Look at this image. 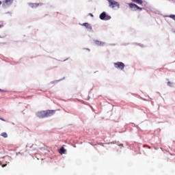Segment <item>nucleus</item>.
<instances>
[{
	"label": "nucleus",
	"mask_w": 175,
	"mask_h": 175,
	"mask_svg": "<svg viewBox=\"0 0 175 175\" xmlns=\"http://www.w3.org/2000/svg\"><path fill=\"white\" fill-rule=\"evenodd\" d=\"M83 27H85V28H87V29H92V27H91V25H90V24H88V23H83Z\"/></svg>",
	"instance_id": "obj_9"
},
{
	"label": "nucleus",
	"mask_w": 175,
	"mask_h": 175,
	"mask_svg": "<svg viewBox=\"0 0 175 175\" xmlns=\"http://www.w3.org/2000/svg\"><path fill=\"white\" fill-rule=\"evenodd\" d=\"M59 154L62 155V154H66V149L64 147H62L59 150Z\"/></svg>",
	"instance_id": "obj_10"
},
{
	"label": "nucleus",
	"mask_w": 175,
	"mask_h": 175,
	"mask_svg": "<svg viewBox=\"0 0 175 175\" xmlns=\"http://www.w3.org/2000/svg\"><path fill=\"white\" fill-rule=\"evenodd\" d=\"M14 1V0H5L2 5L3 8H4V9H6V8H9V6H10V5L13 3Z\"/></svg>",
	"instance_id": "obj_6"
},
{
	"label": "nucleus",
	"mask_w": 175,
	"mask_h": 175,
	"mask_svg": "<svg viewBox=\"0 0 175 175\" xmlns=\"http://www.w3.org/2000/svg\"><path fill=\"white\" fill-rule=\"evenodd\" d=\"M58 81H61V79L59 80V81H53V82H51V83H52V84H54V83H58Z\"/></svg>",
	"instance_id": "obj_15"
},
{
	"label": "nucleus",
	"mask_w": 175,
	"mask_h": 175,
	"mask_svg": "<svg viewBox=\"0 0 175 175\" xmlns=\"http://www.w3.org/2000/svg\"><path fill=\"white\" fill-rule=\"evenodd\" d=\"M109 8H111V9H114L115 8H117V9H120V3L118 2L114 1V0H109Z\"/></svg>",
	"instance_id": "obj_2"
},
{
	"label": "nucleus",
	"mask_w": 175,
	"mask_h": 175,
	"mask_svg": "<svg viewBox=\"0 0 175 175\" xmlns=\"http://www.w3.org/2000/svg\"><path fill=\"white\" fill-rule=\"evenodd\" d=\"M1 136H2L4 138H6L8 137V133L6 132L1 133Z\"/></svg>",
	"instance_id": "obj_12"
},
{
	"label": "nucleus",
	"mask_w": 175,
	"mask_h": 175,
	"mask_svg": "<svg viewBox=\"0 0 175 175\" xmlns=\"http://www.w3.org/2000/svg\"><path fill=\"white\" fill-rule=\"evenodd\" d=\"M167 85L169 87H173V83H171L170 81L167 82Z\"/></svg>",
	"instance_id": "obj_14"
},
{
	"label": "nucleus",
	"mask_w": 175,
	"mask_h": 175,
	"mask_svg": "<svg viewBox=\"0 0 175 175\" xmlns=\"http://www.w3.org/2000/svg\"><path fill=\"white\" fill-rule=\"evenodd\" d=\"M33 145H31V147H33Z\"/></svg>",
	"instance_id": "obj_22"
},
{
	"label": "nucleus",
	"mask_w": 175,
	"mask_h": 175,
	"mask_svg": "<svg viewBox=\"0 0 175 175\" xmlns=\"http://www.w3.org/2000/svg\"><path fill=\"white\" fill-rule=\"evenodd\" d=\"M0 120H1L2 121H5V119L0 118Z\"/></svg>",
	"instance_id": "obj_17"
},
{
	"label": "nucleus",
	"mask_w": 175,
	"mask_h": 175,
	"mask_svg": "<svg viewBox=\"0 0 175 175\" xmlns=\"http://www.w3.org/2000/svg\"><path fill=\"white\" fill-rule=\"evenodd\" d=\"M90 16H91L92 17H94V15L92 14H89Z\"/></svg>",
	"instance_id": "obj_18"
},
{
	"label": "nucleus",
	"mask_w": 175,
	"mask_h": 175,
	"mask_svg": "<svg viewBox=\"0 0 175 175\" xmlns=\"http://www.w3.org/2000/svg\"><path fill=\"white\" fill-rule=\"evenodd\" d=\"M33 145H31V147H33Z\"/></svg>",
	"instance_id": "obj_24"
},
{
	"label": "nucleus",
	"mask_w": 175,
	"mask_h": 175,
	"mask_svg": "<svg viewBox=\"0 0 175 175\" xmlns=\"http://www.w3.org/2000/svg\"><path fill=\"white\" fill-rule=\"evenodd\" d=\"M100 19L104 21H108V20L111 19V16L107 15L105 12H102L100 16Z\"/></svg>",
	"instance_id": "obj_3"
},
{
	"label": "nucleus",
	"mask_w": 175,
	"mask_h": 175,
	"mask_svg": "<svg viewBox=\"0 0 175 175\" xmlns=\"http://www.w3.org/2000/svg\"><path fill=\"white\" fill-rule=\"evenodd\" d=\"M0 5H2V1H0Z\"/></svg>",
	"instance_id": "obj_19"
},
{
	"label": "nucleus",
	"mask_w": 175,
	"mask_h": 175,
	"mask_svg": "<svg viewBox=\"0 0 175 175\" xmlns=\"http://www.w3.org/2000/svg\"><path fill=\"white\" fill-rule=\"evenodd\" d=\"M168 17H170V18H172V20H174V21H175V15L174 14H170V16H168Z\"/></svg>",
	"instance_id": "obj_13"
},
{
	"label": "nucleus",
	"mask_w": 175,
	"mask_h": 175,
	"mask_svg": "<svg viewBox=\"0 0 175 175\" xmlns=\"http://www.w3.org/2000/svg\"><path fill=\"white\" fill-rule=\"evenodd\" d=\"M129 6L130 9H132V10H133L134 12H136V10H139V11L143 10V8L139 7L137 5L133 3H129Z\"/></svg>",
	"instance_id": "obj_4"
},
{
	"label": "nucleus",
	"mask_w": 175,
	"mask_h": 175,
	"mask_svg": "<svg viewBox=\"0 0 175 175\" xmlns=\"http://www.w3.org/2000/svg\"><path fill=\"white\" fill-rule=\"evenodd\" d=\"M54 113H55L54 110L42 111L38 112L36 116L39 118H44L45 117H51V116L54 115Z\"/></svg>",
	"instance_id": "obj_1"
},
{
	"label": "nucleus",
	"mask_w": 175,
	"mask_h": 175,
	"mask_svg": "<svg viewBox=\"0 0 175 175\" xmlns=\"http://www.w3.org/2000/svg\"><path fill=\"white\" fill-rule=\"evenodd\" d=\"M6 166H8V164L3 165L2 167H6Z\"/></svg>",
	"instance_id": "obj_16"
},
{
	"label": "nucleus",
	"mask_w": 175,
	"mask_h": 175,
	"mask_svg": "<svg viewBox=\"0 0 175 175\" xmlns=\"http://www.w3.org/2000/svg\"><path fill=\"white\" fill-rule=\"evenodd\" d=\"M33 145H31V147H33Z\"/></svg>",
	"instance_id": "obj_23"
},
{
	"label": "nucleus",
	"mask_w": 175,
	"mask_h": 175,
	"mask_svg": "<svg viewBox=\"0 0 175 175\" xmlns=\"http://www.w3.org/2000/svg\"><path fill=\"white\" fill-rule=\"evenodd\" d=\"M29 6H31V8H38V6H42V3H29Z\"/></svg>",
	"instance_id": "obj_8"
},
{
	"label": "nucleus",
	"mask_w": 175,
	"mask_h": 175,
	"mask_svg": "<svg viewBox=\"0 0 175 175\" xmlns=\"http://www.w3.org/2000/svg\"><path fill=\"white\" fill-rule=\"evenodd\" d=\"M132 2H135V3H137L138 5H142L143 0H131Z\"/></svg>",
	"instance_id": "obj_11"
},
{
	"label": "nucleus",
	"mask_w": 175,
	"mask_h": 175,
	"mask_svg": "<svg viewBox=\"0 0 175 175\" xmlns=\"http://www.w3.org/2000/svg\"><path fill=\"white\" fill-rule=\"evenodd\" d=\"M0 91H2V90L0 89Z\"/></svg>",
	"instance_id": "obj_21"
},
{
	"label": "nucleus",
	"mask_w": 175,
	"mask_h": 175,
	"mask_svg": "<svg viewBox=\"0 0 175 175\" xmlns=\"http://www.w3.org/2000/svg\"><path fill=\"white\" fill-rule=\"evenodd\" d=\"M0 28H1V25H0Z\"/></svg>",
	"instance_id": "obj_25"
},
{
	"label": "nucleus",
	"mask_w": 175,
	"mask_h": 175,
	"mask_svg": "<svg viewBox=\"0 0 175 175\" xmlns=\"http://www.w3.org/2000/svg\"><path fill=\"white\" fill-rule=\"evenodd\" d=\"M113 65L116 69H120V70H123L124 68H125V64L121 62L114 63Z\"/></svg>",
	"instance_id": "obj_5"
},
{
	"label": "nucleus",
	"mask_w": 175,
	"mask_h": 175,
	"mask_svg": "<svg viewBox=\"0 0 175 175\" xmlns=\"http://www.w3.org/2000/svg\"><path fill=\"white\" fill-rule=\"evenodd\" d=\"M94 43L96 44V46H103L104 44H106L105 42H103L102 41L99 40H94Z\"/></svg>",
	"instance_id": "obj_7"
},
{
	"label": "nucleus",
	"mask_w": 175,
	"mask_h": 175,
	"mask_svg": "<svg viewBox=\"0 0 175 175\" xmlns=\"http://www.w3.org/2000/svg\"><path fill=\"white\" fill-rule=\"evenodd\" d=\"M174 3H175V0H174Z\"/></svg>",
	"instance_id": "obj_20"
}]
</instances>
